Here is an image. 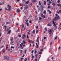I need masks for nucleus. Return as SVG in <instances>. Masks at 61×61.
I'll list each match as a JSON object with an SVG mask.
<instances>
[{
    "instance_id": "27",
    "label": "nucleus",
    "mask_w": 61,
    "mask_h": 61,
    "mask_svg": "<svg viewBox=\"0 0 61 61\" xmlns=\"http://www.w3.org/2000/svg\"><path fill=\"white\" fill-rule=\"evenodd\" d=\"M43 14H46V11L44 10V11H43Z\"/></svg>"
},
{
    "instance_id": "4",
    "label": "nucleus",
    "mask_w": 61,
    "mask_h": 61,
    "mask_svg": "<svg viewBox=\"0 0 61 61\" xmlns=\"http://www.w3.org/2000/svg\"><path fill=\"white\" fill-rule=\"evenodd\" d=\"M4 58L5 59H9V57H8V56H6L4 57Z\"/></svg>"
},
{
    "instance_id": "9",
    "label": "nucleus",
    "mask_w": 61,
    "mask_h": 61,
    "mask_svg": "<svg viewBox=\"0 0 61 61\" xmlns=\"http://www.w3.org/2000/svg\"><path fill=\"white\" fill-rule=\"evenodd\" d=\"M10 39L11 41H13V37H10Z\"/></svg>"
},
{
    "instance_id": "2",
    "label": "nucleus",
    "mask_w": 61,
    "mask_h": 61,
    "mask_svg": "<svg viewBox=\"0 0 61 61\" xmlns=\"http://www.w3.org/2000/svg\"><path fill=\"white\" fill-rule=\"evenodd\" d=\"M52 31L53 30L52 29L49 30H48V32L49 33V34H51L52 32Z\"/></svg>"
},
{
    "instance_id": "31",
    "label": "nucleus",
    "mask_w": 61,
    "mask_h": 61,
    "mask_svg": "<svg viewBox=\"0 0 61 61\" xmlns=\"http://www.w3.org/2000/svg\"><path fill=\"white\" fill-rule=\"evenodd\" d=\"M34 55H32L31 56V58L32 59H33L34 58Z\"/></svg>"
},
{
    "instance_id": "16",
    "label": "nucleus",
    "mask_w": 61,
    "mask_h": 61,
    "mask_svg": "<svg viewBox=\"0 0 61 61\" xmlns=\"http://www.w3.org/2000/svg\"><path fill=\"white\" fill-rule=\"evenodd\" d=\"M47 20L48 21H49L50 20H51V18L50 17L48 18Z\"/></svg>"
},
{
    "instance_id": "3",
    "label": "nucleus",
    "mask_w": 61,
    "mask_h": 61,
    "mask_svg": "<svg viewBox=\"0 0 61 61\" xmlns=\"http://www.w3.org/2000/svg\"><path fill=\"white\" fill-rule=\"evenodd\" d=\"M60 19V17L59 16H56L55 17V19L56 20H59Z\"/></svg>"
},
{
    "instance_id": "62",
    "label": "nucleus",
    "mask_w": 61,
    "mask_h": 61,
    "mask_svg": "<svg viewBox=\"0 0 61 61\" xmlns=\"http://www.w3.org/2000/svg\"><path fill=\"white\" fill-rule=\"evenodd\" d=\"M24 56H25V54H24L22 56V57H24Z\"/></svg>"
},
{
    "instance_id": "35",
    "label": "nucleus",
    "mask_w": 61,
    "mask_h": 61,
    "mask_svg": "<svg viewBox=\"0 0 61 61\" xmlns=\"http://www.w3.org/2000/svg\"><path fill=\"white\" fill-rule=\"evenodd\" d=\"M27 38L28 39L29 38V36L28 35H27Z\"/></svg>"
},
{
    "instance_id": "29",
    "label": "nucleus",
    "mask_w": 61,
    "mask_h": 61,
    "mask_svg": "<svg viewBox=\"0 0 61 61\" xmlns=\"http://www.w3.org/2000/svg\"><path fill=\"white\" fill-rule=\"evenodd\" d=\"M31 43H32V44H34L35 43V42H34V41H31Z\"/></svg>"
},
{
    "instance_id": "55",
    "label": "nucleus",
    "mask_w": 61,
    "mask_h": 61,
    "mask_svg": "<svg viewBox=\"0 0 61 61\" xmlns=\"http://www.w3.org/2000/svg\"><path fill=\"white\" fill-rule=\"evenodd\" d=\"M51 8V7L50 6H48V8H49V9L50 8Z\"/></svg>"
},
{
    "instance_id": "52",
    "label": "nucleus",
    "mask_w": 61,
    "mask_h": 61,
    "mask_svg": "<svg viewBox=\"0 0 61 61\" xmlns=\"http://www.w3.org/2000/svg\"><path fill=\"white\" fill-rule=\"evenodd\" d=\"M53 24H56V22H54V21H53Z\"/></svg>"
},
{
    "instance_id": "44",
    "label": "nucleus",
    "mask_w": 61,
    "mask_h": 61,
    "mask_svg": "<svg viewBox=\"0 0 61 61\" xmlns=\"http://www.w3.org/2000/svg\"><path fill=\"white\" fill-rule=\"evenodd\" d=\"M11 50H12V49H9L8 50V51H10Z\"/></svg>"
},
{
    "instance_id": "32",
    "label": "nucleus",
    "mask_w": 61,
    "mask_h": 61,
    "mask_svg": "<svg viewBox=\"0 0 61 61\" xmlns=\"http://www.w3.org/2000/svg\"><path fill=\"white\" fill-rule=\"evenodd\" d=\"M61 5L60 4H57V5L58 6H59Z\"/></svg>"
},
{
    "instance_id": "20",
    "label": "nucleus",
    "mask_w": 61,
    "mask_h": 61,
    "mask_svg": "<svg viewBox=\"0 0 61 61\" xmlns=\"http://www.w3.org/2000/svg\"><path fill=\"white\" fill-rule=\"evenodd\" d=\"M44 5H46V1H44Z\"/></svg>"
},
{
    "instance_id": "48",
    "label": "nucleus",
    "mask_w": 61,
    "mask_h": 61,
    "mask_svg": "<svg viewBox=\"0 0 61 61\" xmlns=\"http://www.w3.org/2000/svg\"><path fill=\"white\" fill-rule=\"evenodd\" d=\"M57 36H56L55 37V39H57Z\"/></svg>"
},
{
    "instance_id": "26",
    "label": "nucleus",
    "mask_w": 61,
    "mask_h": 61,
    "mask_svg": "<svg viewBox=\"0 0 61 61\" xmlns=\"http://www.w3.org/2000/svg\"><path fill=\"white\" fill-rule=\"evenodd\" d=\"M42 17H44V18H45L46 17V16L45 15H43L42 16Z\"/></svg>"
},
{
    "instance_id": "50",
    "label": "nucleus",
    "mask_w": 61,
    "mask_h": 61,
    "mask_svg": "<svg viewBox=\"0 0 61 61\" xmlns=\"http://www.w3.org/2000/svg\"><path fill=\"white\" fill-rule=\"evenodd\" d=\"M53 26H54V27L56 26V24H54L53 25Z\"/></svg>"
},
{
    "instance_id": "28",
    "label": "nucleus",
    "mask_w": 61,
    "mask_h": 61,
    "mask_svg": "<svg viewBox=\"0 0 61 61\" xmlns=\"http://www.w3.org/2000/svg\"><path fill=\"white\" fill-rule=\"evenodd\" d=\"M32 1L33 2H34V3H35V2H36V0H32Z\"/></svg>"
},
{
    "instance_id": "37",
    "label": "nucleus",
    "mask_w": 61,
    "mask_h": 61,
    "mask_svg": "<svg viewBox=\"0 0 61 61\" xmlns=\"http://www.w3.org/2000/svg\"><path fill=\"white\" fill-rule=\"evenodd\" d=\"M39 5H41V3H40V1H39Z\"/></svg>"
},
{
    "instance_id": "19",
    "label": "nucleus",
    "mask_w": 61,
    "mask_h": 61,
    "mask_svg": "<svg viewBox=\"0 0 61 61\" xmlns=\"http://www.w3.org/2000/svg\"><path fill=\"white\" fill-rule=\"evenodd\" d=\"M32 33L33 34H35V30H34L32 31Z\"/></svg>"
},
{
    "instance_id": "6",
    "label": "nucleus",
    "mask_w": 61,
    "mask_h": 61,
    "mask_svg": "<svg viewBox=\"0 0 61 61\" xmlns=\"http://www.w3.org/2000/svg\"><path fill=\"white\" fill-rule=\"evenodd\" d=\"M51 4L53 6H55V2L54 1H52L51 2Z\"/></svg>"
},
{
    "instance_id": "18",
    "label": "nucleus",
    "mask_w": 61,
    "mask_h": 61,
    "mask_svg": "<svg viewBox=\"0 0 61 61\" xmlns=\"http://www.w3.org/2000/svg\"><path fill=\"white\" fill-rule=\"evenodd\" d=\"M43 8H42L40 10V11H41V12H42V11H43Z\"/></svg>"
},
{
    "instance_id": "25",
    "label": "nucleus",
    "mask_w": 61,
    "mask_h": 61,
    "mask_svg": "<svg viewBox=\"0 0 61 61\" xmlns=\"http://www.w3.org/2000/svg\"><path fill=\"white\" fill-rule=\"evenodd\" d=\"M23 43H24L25 44H26V42H25V41H23Z\"/></svg>"
},
{
    "instance_id": "57",
    "label": "nucleus",
    "mask_w": 61,
    "mask_h": 61,
    "mask_svg": "<svg viewBox=\"0 0 61 61\" xmlns=\"http://www.w3.org/2000/svg\"><path fill=\"white\" fill-rule=\"evenodd\" d=\"M55 15L56 16H58V15H57V14H55Z\"/></svg>"
},
{
    "instance_id": "40",
    "label": "nucleus",
    "mask_w": 61,
    "mask_h": 61,
    "mask_svg": "<svg viewBox=\"0 0 61 61\" xmlns=\"http://www.w3.org/2000/svg\"><path fill=\"white\" fill-rule=\"evenodd\" d=\"M37 42H38V39L37 38L36 40Z\"/></svg>"
},
{
    "instance_id": "8",
    "label": "nucleus",
    "mask_w": 61,
    "mask_h": 61,
    "mask_svg": "<svg viewBox=\"0 0 61 61\" xmlns=\"http://www.w3.org/2000/svg\"><path fill=\"white\" fill-rule=\"evenodd\" d=\"M28 5H27L26 6H25L24 8V9H28Z\"/></svg>"
},
{
    "instance_id": "10",
    "label": "nucleus",
    "mask_w": 61,
    "mask_h": 61,
    "mask_svg": "<svg viewBox=\"0 0 61 61\" xmlns=\"http://www.w3.org/2000/svg\"><path fill=\"white\" fill-rule=\"evenodd\" d=\"M29 0L26 1L25 3L26 5H27L28 4H29Z\"/></svg>"
},
{
    "instance_id": "59",
    "label": "nucleus",
    "mask_w": 61,
    "mask_h": 61,
    "mask_svg": "<svg viewBox=\"0 0 61 61\" xmlns=\"http://www.w3.org/2000/svg\"><path fill=\"white\" fill-rule=\"evenodd\" d=\"M36 48H38V45L37 46H36Z\"/></svg>"
},
{
    "instance_id": "46",
    "label": "nucleus",
    "mask_w": 61,
    "mask_h": 61,
    "mask_svg": "<svg viewBox=\"0 0 61 61\" xmlns=\"http://www.w3.org/2000/svg\"><path fill=\"white\" fill-rule=\"evenodd\" d=\"M21 49H23L24 48V47H23V46H22L21 47H20Z\"/></svg>"
},
{
    "instance_id": "43",
    "label": "nucleus",
    "mask_w": 61,
    "mask_h": 61,
    "mask_svg": "<svg viewBox=\"0 0 61 61\" xmlns=\"http://www.w3.org/2000/svg\"><path fill=\"white\" fill-rule=\"evenodd\" d=\"M36 34H37V33H38V30H36Z\"/></svg>"
},
{
    "instance_id": "15",
    "label": "nucleus",
    "mask_w": 61,
    "mask_h": 61,
    "mask_svg": "<svg viewBox=\"0 0 61 61\" xmlns=\"http://www.w3.org/2000/svg\"><path fill=\"white\" fill-rule=\"evenodd\" d=\"M47 11H48V12H49V14H51V13H52V12L50 11V10H48Z\"/></svg>"
},
{
    "instance_id": "33",
    "label": "nucleus",
    "mask_w": 61,
    "mask_h": 61,
    "mask_svg": "<svg viewBox=\"0 0 61 61\" xmlns=\"http://www.w3.org/2000/svg\"><path fill=\"white\" fill-rule=\"evenodd\" d=\"M10 24V23L9 22H6V25H7V24Z\"/></svg>"
},
{
    "instance_id": "56",
    "label": "nucleus",
    "mask_w": 61,
    "mask_h": 61,
    "mask_svg": "<svg viewBox=\"0 0 61 61\" xmlns=\"http://www.w3.org/2000/svg\"><path fill=\"white\" fill-rule=\"evenodd\" d=\"M2 5H4L5 2H4L3 1L2 2Z\"/></svg>"
},
{
    "instance_id": "39",
    "label": "nucleus",
    "mask_w": 61,
    "mask_h": 61,
    "mask_svg": "<svg viewBox=\"0 0 61 61\" xmlns=\"http://www.w3.org/2000/svg\"><path fill=\"white\" fill-rule=\"evenodd\" d=\"M37 53V51L36 50L35 51V54H36Z\"/></svg>"
},
{
    "instance_id": "23",
    "label": "nucleus",
    "mask_w": 61,
    "mask_h": 61,
    "mask_svg": "<svg viewBox=\"0 0 61 61\" xmlns=\"http://www.w3.org/2000/svg\"><path fill=\"white\" fill-rule=\"evenodd\" d=\"M42 19V18L40 17L39 18V20H41Z\"/></svg>"
},
{
    "instance_id": "7",
    "label": "nucleus",
    "mask_w": 61,
    "mask_h": 61,
    "mask_svg": "<svg viewBox=\"0 0 61 61\" xmlns=\"http://www.w3.org/2000/svg\"><path fill=\"white\" fill-rule=\"evenodd\" d=\"M20 42V40L19 39H17V40L16 42V44H18Z\"/></svg>"
},
{
    "instance_id": "36",
    "label": "nucleus",
    "mask_w": 61,
    "mask_h": 61,
    "mask_svg": "<svg viewBox=\"0 0 61 61\" xmlns=\"http://www.w3.org/2000/svg\"><path fill=\"white\" fill-rule=\"evenodd\" d=\"M29 42L30 44L31 43V40H29Z\"/></svg>"
},
{
    "instance_id": "53",
    "label": "nucleus",
    "mask_w": 61,
    "mask_h": 61,
    "mask_svg": "<svg viewBox=\"0 0 61 61\" xmlns=\"http://www.w3.org/2000/svg\"><path fill=\"white\" fill-rule=\"evenodd\" d=\"M45 30L46 31H47V29L46 28L45 29Z\"/></svg>"
},
{
    "instance_id": "30",
    "label": "nucleus",
    "mask_w": 61,
    "mask_h": 61,
    "mask_svg": "<svg viewBox=\"0 0 61 61\" xmlns=\"http://www.w3.org/2000/svg\"><path fill=\"white\" fill-rule=\"evenodd\" d=\"M22 39H25V38L24 36H22Z\"/></svg>"
},
{
    "instance_id": "64",
    "label": "nucleus",
    "mask_w": 61,
    "mask_h": 61,
    "mask_svg": "<svg viewBox=\"0 0 61 61\" xmlns=\"http://www.w3.org/2000/svg\"><path fill=\"white\" fill-rule=\"evenodd\" d=\"M43 49H41L40 50V51H43Z\"/></svg>"
},
{
    "instance_id": "1",
    "label": "nucleus",
    "mask_w": 61,
    "mask_h": 61,
    "mask_svg": "<svg viewBox=\"0 0 61 61\" xmlns=\"http://www.w3.org/2000/svg\"><path fill=\"white\" fill-rule=\"evenodd\" d=\"M22 29L23 30H24L25 29V27H24V24H22Z\"/></svg>"
},
{
    "instance_id": "60",
    "label": "nucleus",
    "mask_w": 61,
    "mask_h": 61,
    "mask_svg": "<svg viewBox=\"0 0 61 61\" xmlns=\"http://www.w3.org/2000/svg\"><path fill=\"white\" fill-rule=\"evenodd\" d=\"M29 22L30 23H32V21L31 20H30Z\"/></svg>"
},
{
    "instance_id": "38",
    "label": "nucleus",
    "mask_w": 61,
    "mask_h": 61,
    "mask_svg": "<svg viewBox=\"0 0 61 61\" xmlns=\"http://www.w3.org/2000/svg\"><path fill=\"white\" fill-rule=\"evenodd\" d=\"M52 2L51 1H50L49 2V4H51V3H52Z\"/></svg>"
},
{
    "instance_id": "45",
    "label": "nucleus",
    "mask_w": 61,
    "mask_h": 61,
    "mask_svg": "<svg viewBox=\"0 0 61 61\" xmlns=\"http://www.w3.org/2000/svg\"><path fill=\"white\" fill-rule=\"evenodd\" d=\"M27 60V58H25V59L24 60V61H26Z\"/></svg>"
},
{
    "instance_id": "21",
    "label": "nucleus",
    "mask_w": 61,
    "mask_h": 61,
    "mask_svg": "<svg viewBox=\"0 0 61 61\" xmlns=\"http://www.w3.org/2000/svg\"><path fill=\"white\" fill-rule=\"evenodd\" d=\"M19 50L20 51V53H22L23 52V51L21 49H20Z\"/></svg>"
},
{
    "instance_id": "14",
    "label": "nucleus",
    "mask_w": 61,
    "mask_h": 61,
    "mask_svg": "<svg viewBox=\"0 0 61 61\" xmlns=\"http://www.w3.org/2000/svg\"><path fill=\"white\" fill-rule=\"evenodd\" d=\"M11 30H10L7 33V34H11Z\"/></svg>"
},
{
    "instance_id": "34",
    "label": "nucleus",
    "mask_w": 61,
    "mask_h": 61,
    "mask_svg": "<svg viewBox=\"0 0 61 61\" xmlns=\"http://www.w3.org/2000/svg\"><path fill=\"white\" fill-rule=\"evenodd\" d=\"M60 2V1L59 0H58L57 1V3H59Z\"/></svg>"
},
{
    "instance_id": "49",
    "label": "nucleus",
    "mask_w": 61,
    "mask_h": 61,
    "mask_svg": "<svg viewBox=\"0 0 61 61\" xmlns=\"http://www.w3.org/2000/svg\"><path fill=\"white\" fill-rule=\"evenodd\" d=\"M38 56V54H36L35 56L36 57V56Z\"/></svg>"
},
{
    "instance_id": "41",
    "label": "nucleus",
    "mask_w": 61,
    "mask_h": 61,
    "mask_svg": "<svg viewBox=\"0 0 61 61\" xmlns=\"http://www.w3.org/2000/svg\"><path fill=\"white\" fill-rule=\"evenodd\" d=\"M26 51H27V50H25V51H24V53L25 54H26Z\"/></svg>"
},
{
    "instance_id": "54",
    "label": "nucleus",
    "mask_w": 61,
    "mask_h": 61,
    "mask_svg": "<svg viewBox=\"0 0 61 61\" xmlns=\"http://www.w3.org/2000/svg\"><path fill=\"white\" fill-rule=\"evenodd\" d=\"M19 48V46H17L16 48Z\"/></svg>"
},
{
    "instance_id": "5",
    "label": "nucleus",
    "mask_w": 61,
    "mask_h": 61,
    "mask_svg": "<svg viewBox=\"0 0 61 61\" xmlns=\"http://www.w3.org/2000/svg\"><path fill=\"white\" fill-rule=\"evenodd\" d=\"M8 6V7L9 8L8 10L9 11H10L11 9V6L9 5H7Z\"/></svg>"
},
{
    "instance_id": "51",
    "label": "nucleus",
    "mask_w": 61,
    "mask_h": 61,
    "mask_svg": "<svg viewBox=\"0 0 61 61\" xmlns=\"http://www.w3.org/2000/svg\"><path fill=\"white\" fill-rule=\"evenodd\" d=\"M57 26H56L55 28V29H57Z\"/></svg>"
},
{
    "instance_id": "47",
    "label": "nucleus",
    "mask_w": 61,
    "mask_h": 61,
    "mask_svg": "<svg viewBox=\"0 0 61 61\" xmlns=\"http://www.w3.org/2000/svg\"><path fill=\"white\" fill-rule=\"evenodd\" d=\"M23 36H24V37H26V35H25V34H24V35H23Z\"/></svg>"
},
{
    "instance_id": "12",
    "label": "nucleus",
    "mask_w": 61,
    "mask_h": 61,
    "mask_svg": "<svg viewBox=\"0 0 61 61\" xmlns=\"http://www.w3.org/2000/svg\"><path fill=\"white\" fill-rule=\"evenodd\" d=\"M13 41H11L10 42V45L11 46H13V45H14V43H13Z\"/></svg>"
},
{
    "instance_id": "13",
    "label": "nucleus",
    "mask_w": 61,
    "mask_h": 61,
    "mask_svg": "<svg viewBox=\"0 0 61 61\" xmlns=\"http://www.w3.org/2000/svg\"><path fill=\"white\" fill-rule=\"evenodd\" d=\"M17 13H20V10L19 9H17Z\"/></svg>"
},
{
    "instance_id": "11",
    "label": "nucleus",
    "mask_w": 61,
    "mask_h": 61,
    "mask_svg": "<svg viewBox=\"0 0 61 61\" xmlns=\"http://www.w3.org/2000/svg\"><path fill=\"white\" fill-rule=\"evenodd\" d=\"M35 21H37L38 20V18L37 17H35Z\"/></svg>"
},
{
    "instance_id": "58",
    "label": "nucleus",
    "mask_w": 61,
    "mask_h": 61,
    "mask_svg": "<svg viewBox=\"0 0 61 61\" xmlns=\"http://www.w3.org/2000/svg\"><path fill=\"white\" fill-rule=\"evenodd\" d=\"M4 27L5 29H6V26H4Z\"/></svg>"
},
{
    "instance_id": "61",
    "label": "nucleus",
    "mask_w": 61,
    "mask_h": 61,
    "mask_svg": "<svg viewBox=\"0 0 61 61\" xmlns=\"http://www.w3.org/2000/svg\"><path fill=\"white\" fill-rule=\"evenodd\" d=\"M27 34H28V35L30 34V33L28 32H27Z\"/></svg>"
},
{
    "instance_id": "22",
    "label": "nucleus",
    "mask_w": 61,
    "mask_h": 61,
    "mask_svg": "<svg viewBox=\"0 0 61 61\" xmlns=\"http://www.w3.org/2000/svg\"><path fill=\"white\" fill-rule=\"evenodd\" d=\"M5 51V49H3L2 50V52H4V51Z\"/></svg>"
},
{
    "instance_id": "24",
    "label": "nucleus",
    "mask_w": 61,
    "mask_h": 61,
    "mask_svg": "<svg viewBox=\"0 0 61 61\" xmlns=\"http://www.w3.org/2000/svg\"><path fill=\"white\" fill-rule=\"evenodd\" d=\"M32 16L30 15V16L28 18V19H30V18H32Z\"/></svg>"
},
{
    "instance_id": "17",
    "label": "nucleus",
    "mask_w": 61,
    "mask_h": 61,
    "mask_svg": "<svg viewBox=\"0 0 61 61\" xmlns=\"http://www.w3.org/2000/svg\"><path fill=\"white\" fill-rule=\"evenodd\" d=\"M47 26H52V25H51L50 24H47Z\"/></svg>"
},
{
    "instance_id": "63",
    "label": "nucleus",
    "mask_w": 61,
    "mask_h": 61,
    "mask_svg": "<svg viewBox=\"0 0 61 61\" xmlns=\"http://www.w3.org/2000/svg\"><path fill=\"white\" fill-rule=\"evenodd\" d=\"M39 54H41V51H40V52H39Z\"/></svg>"
},
{
    "instance_id": "42",
    "label": "nucleus",
    "mask_w": 61,
    "mask_h": 61,
    "mask_svg": "<svg viewBox=\"0 0 61 61\" xmlns=\"http://www.w3.org/2000/svg\"><path fill=\"white\" fill-rule=\"evenodd\" d=\"M18 36H19V37H21V35H19Z\"/></svg>"
}]
</instances>
